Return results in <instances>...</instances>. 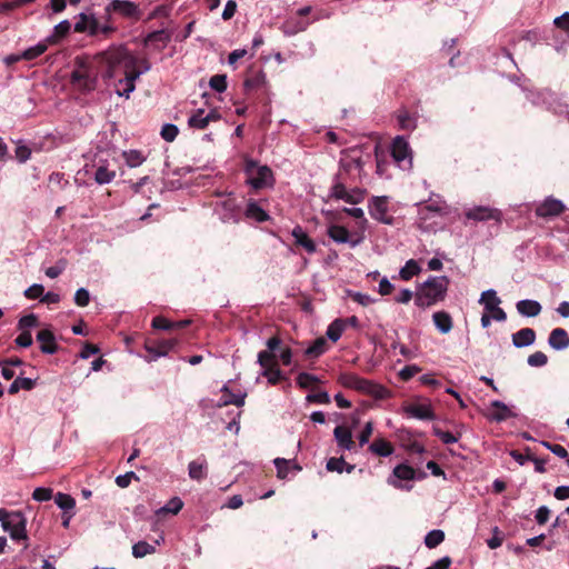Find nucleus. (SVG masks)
Here are the masks:
<instances>
[{
	"label": "nucleus",
	"mask_w": 569,
	"mask_h": 569,
	"mask_svg": "<svg viewBox=\"0 0 569 569\" xmlns=\"http://www.w3.org/2000/svg\"><path fill=\"white\" fill-rule=\"evenodd\" d=\"M131 64L132 53L124 44L110 46L107 50L94 54L91 61L86 58H76L71 83L82 92H89L96 89L98 74L109 80L114 78L118 70Z\"/></svg>",
	"instance_id": "obj_1"
},
{
	"label": "nucleus",
	"mask_w": 569,
	"mask_h": 569,
	"mask_svg": "<svg viewBox=\"0 0 569 569\" xmlns=\"http://www.w3.org/2000/svg\"><path fill=\"white\" fill-rule=\"evenodd\" d=\"M447 277H430L418 290L415 303L419 308H427L442 301L448 290Z\"/></svg>",
	"instance_id": "obj_2"
},
{
	"label": "nucleus",
	"mask_w": 569,
	"mask_h": 569,
	"mask_svg": "<svg viewBox=\"0 0 569 569\" xmlns=\"http://www.w3.org/2000/svg\"><path fill=\"white\" fill-rule=\"evenodd\" d=\"M338 382L345 388L357 390L363 395L373 397L377 400H383L391 397V391L382 385L359 377L356 373L342 372Z\"/></svg>",
	"instance_id": "obj_3"
},
{
	"label": "nucleus",
	"mask_w": 569,
	"mask_h": 569,
	"mask_svg": "<svg viewBox=\"0 0 569 569\" xmlns=\"http://www.w3.org/2000/svg\"><path fill=\"white\" fill-rule=\"evenodd\" d=\"M243 171L248 177L247 182L254 190L272 188L274 186V176L267 164H259L257 160L246 157Z\"/></svg>",
	"instance_id": "obj_4"
},
{
	"label": "nucleus",
	"mask_w": 569,
	"mask_h": 569,
	"mask_svg": "<svg viewBox=\"0 0 569 569\" xmlns=\"http://www.w3.org/2000/svg\"><path fill=\"white\" fill-rule=\"evenodd\" d=\"M117 31V27L110 23L100 24L99 20L92 13H79L74 23V32L88 33L91 37L102 34L104 39H109Z\"/></svg>",
	"instance_id": "obj_5"
},
{
	"label": "nucleus",
	"mask_w": 569,
	"mask_h": 569,
	"mask_svg": "<svg viewBox=\"0 0 569 569\" xmlns=\"http://www.w3.org/2000/svg\"><path fill=\"white\" fill-rule=\"evenodd\" d=\"M359 170L358 163H342L335 174L333 183L330 189V197H346L345 190L351 187L355 182L352 178V172Z\"/></svg>",
	"instance_id": "obj_6"
},
{
	"label": "nucleus",
	"mask_w": 569,
	"mask_h": 569,
	"mask_svg": "<svg viewBox=\"0 0 569 569\" xmlns=\"http://www.w3.org/2000/svg\"><path fill=\"white\" fill-rule=\"evenodd\" d=\"M27 519L20 511H11L10 519L4 521L2 526L3 530L9 532L10 537L14 541L28 540L27 536Z\"/></svg>",
	"instance_id": "obj_7"
},
{
	"label": "nucleus",
	"mask_w": 569,
	"mask_h": 569,
	"mask_svg": "<svg viewBox=\"0 0 569 569\" xmlns=\"http://www.w3.org/2000/svg\"><path fill=\"white\" fill-rule=\"evenodd\" d=\"M106 11L118 13L119 16L133 21L140 20L142 16V11L139 9V6L128 0H111L106 6Z\"/></svg>",
	"instance_id": "obj_8"
},
{
	"label": "nucleus",
	"mask_w": 569,
	"mask_h": 569,
	"mask_svg": "<svg viewBox=\"0 0 569 569\" xmlns=\"http://www.w3.org/2000/svg\"><path fill=\"white\" fill-rule=\"evenodd\" d=\"M479 302L485 306L486 312L489 313L492 319L497 321H505L507 319V313L499 307L501 300L498 298L497 292L493 289L482 292Z\"/></svg>",
	"instance_id": "obj_9"
},
{
	"label": "nucleus",
	"mask_w": 569,
	"mask_h": 569,
	"mask_svg": "<svg viewBox=\"0 0 569 569\" xmlns=\"http://www.w3.org/2000/svg\"><path fill=\"white\" fill-rule=\"evenodd\" d=\"M217 211L223 222H238L241 214V207L234 197L228 196L217 203Z\"/></svg>",
	"instance_id": "obj_10"
},
{
	"label": "nucleus",
	"mask_w": 569,
	"mask_h": 569,
	"mask_svg": "<svg viewBox=\"0 0 569 569\" xmlns=\"http://www.w3.org/2000/svg\"><path fill=\"white\" fill-rule=\"evenodd\" d=\"M369 213L372 219L385 223L393 224L395 218L388 214V197H372L369 203Z\"/></svg>",
	"instance_id": "obj_11"
},
{
	"label": "nucleus",
	"mask_w": 569,
	"mask_h": 569,
	"mask_svg": "<svg viewBox=\"0 0 569 569\" xmlns=\"http://www.w3.org/2000/svg\"><path fill=\"white\" fill-rule=\"evenodd\" d=\"M177 343V339L147 340L144 348L148 353L152 355V358H150L149 361L156 360L162 356H167L169 351L176 347Z\"/></svg>",
	"instance_id": "obj_12"
},
{
	"label": "nucleus",
	"mask_w": 569,
	"mask_h": 569,
	"mask_svg": "<svg viewBox=\"0 0 569 569\" xmlns=\"http://www.w3.org/2000/svg\"><path fill=\"white\" fill-rule=\"evenodd\" d=\"M563 211L565 204L560 200L549 197L537 206L535 213L540 218H552L560 216Z\"/></svg>",
	"instance_id": "obj_13"
},
{
	"label": "nucleus",
	"mask_w": 569,
	"mask_h": 569,
	"mask_svg": "<svg viewBox=\"0 0 569 569\" xmlns=\"http://www.w3.org/2000/svg\"><path fill=\"white\" fill-rule=\"evenodd\" d=\"M466 218L475 221H487V220H500L501 212L498 209H491L489 207H475L466 211Z\"/></svg>",
	"instance_id": "obj_14"
},
{
	"label": "nucleus",
	"mask_w": 569,
	"mask_h": 569,
	"mask_svg": "<svg viewBox=\"0 0 569 569\" xmlns=\"http://www.w3.org/2000/svg\"><path fill=\"white\" fill-rule=\"evenodd\" d=\"M327 233L337 243H349L352 248L360 243V239H352L349 230L343 226L331 224Z\"/></svg>",
	"instance_id": "obj_15"
},
{
	"label": "nucleus",
	"mask_w": 569,
	"mask_h": 569,
	"mask_svg": "<svg viewBox=\"0 0 569 569\" xmlns=\"http://www.w3.org/2000/svg\"><path fill=\"white\" fill-rule=\"evenodd\" d=\"M403 411L410 417L420 420L435 419V412L430 403H409L403 407Z\"/></svg>",
	"instance_id": "obj_16"
},
{
	"label": "nucleus",
	"mask_w": 569,
	"mask_h": 569,
	"mask_svg": "<svg viewBox=\"0 0 569 569\" xmlns=\"http://www.w3.org/2000/svg\"><path fill=\"white\" fill-rule=\"evenodd\" d=\"M37 341L40 345V350L46 355H53L58 351V343L56 337L50 329H42L37 333Z\"/></svg>",
	"instance_id": "obj_17"
},
{
	"label": "nucleus",
	"mask_w": 569,
	"mask_h": 569,
	"mask_svg": "<svg viewBox=\"0 0 569 569\" xmlns=\"http://www.w3.org/2000/svg\"><path fill=\"white\" fill-rule=\"evenodd\" d=\"M333 436L341 449H356V442L353 441L351 430L348 427L337 426L333 430Z\"/></svg>",
	"instance_id": "obj_18"
},
{
	"label": "nucleus",
	"mask_w": 569,
	"mask_h": 569,
	"mask_svg": "<svg viewBox=\"0 0 569 569\" xmlns=\"http://www.w3.org/2000/svg\"><path fill=\"white\" fill-rule=\"evenodd\" d=\"M296 246L302 247L308 253H315L317 246L315 241L302 230L300 226L292 229Z\"/></svg>",
	"instance_id": "obj_19"
},
{
	"label": "nucleus",
	"mask_w": 569,
	"mask_h": 569,
	"mask_svg": "<svg viewBox=\"0 0 569 569\" xmlns=\"http://www.w3.org/2000/svg\"><path fill=\"white\" fill-rule=\"evenodd\" d=\"M549 346L555 350H562L569 347V335L562 328L553 329L548 338Z\"/></svg>",
	"instance_id": "obj_20"
},
{
	"label": "nucleus",
	"mask_w": 569,
	"mask_h": 569,
	"mask_svg": "<svg viewBox=\"0 0 569 569\" xmlns=\"http://www.w3.org/2000/svg\"><path fill=\"white\" fill-rule=\"evenodd\" d=\"M410 153V148L408 142L403 137H396L391 144V156L396 162H401L408 158Z\"/></svg>",
	"instance_id": "obj_21"
},
{
	"label": "nucleus",
	"mask_w": 569,
	"mask_h": 569,
	"mask_svg": "<svg viewBox=\"0 0 569 569\" xmlns=\"http://www.w3.org/2000/svg\"><path fill=\"white\" fill-rule=\"evenodd\" d=\"M490 407L492 408V411L487 415L489 420L501 422L512 416L510 409L502 401L493 400Z\"/></svg>",
	"instance_id": "obj_22"
},
{
	"label": "nucleus",
	"mask_w": 569,
	"mask_h": 569,
	"mask_svg": "<svg viewBox=\"0 0 569 569\" xmlns=\"http://www.w3.org/2000/svg\"><path fill=\"white\" fill-rule=\"evenodd\" d=\"M536 340V331L531 328H522L512 335V343L517 348L530 346Z\"/></svg>",
	"instance_id": "obj_23"
},
{
	"label": "nucleus",
	"mask_w": 569,
	"mask_h": 569,
	"mask_svg": "<svg viewBox=\"0 0 569 569\" xmlns=\"http://www.w3.org/2000/svg\"><path fill=\"white\" fill-rule=\"evenodd\" d=\"M447 204L445 201H432L428 204L420 206L418 213L420 219L428 220L430 218V213L436 214H446L447 213Z\"/></svg>",
	"instance_id": "obj_24"
},
{
	"label": "nucleus",
	"mask_w": 569,
	"mask_h": 569,
	"mask_svg": "<svg viewBox=\"0 0 569 569\" xmlns=\"http://www.w3.org/2000/svg\"><path fill=\"white\" fill-rule=\"evenodd\" d=\"M369 451L378 457H389L393 453L395 448L392 443L385 438L375 439L370 446Z\"/></svg>",
	"instance_id": "obj_25"
},
{
	"label": "nucleus",
	"mask_w": 569,
	"mask_h": 569,
	"mask_svg": "<svg viewBox=\"0 0 569 569\" xmlns=\"http://www.w3.org/2000/svg\"><path fill=\"white\" fill-rule=\"evenodd\" d=\"M189 477L192 480L201 481L207 478L208 475V465L206 459H197L189 463L188 466Z\"/></svg>",
	"instance_id": "obj_26"
},
{
	"label": "nucleus",
	"mask_w": 569,
	"mask_h": 569,
	"mask_svg": "<svg viewBox=\"0 0 569 569\" xmlns=\"http://www.w3.org/2000/svg\"><path fill=\"white\" fill-rule=\"evenodd\" d=\"M516 308L525 317H537L541 312V305L536 300H520L517 302Z\"/></svg>",
	"instance_id": "obj_27"
},
{
	"label": "nucleus",
	"mask_w": 569,
	"mask_h": 569,
	"mask_svg": "<svg viewBox=\"0 0 569 569\" xmlns=\"http://www.w3.org/2000/svg\"><path fill=\"white\" fill-rule=\"evenodd\" d=\"M190 323L189 320L170 321L164 317L158 316L152 319V327L160 330H176L186 328Z\"/></svg>",
	"instance_id": "obj_28"
},
{
	"label": "nucleus",
	"mask_w": 569,
	"mask_h": 569,
	"mask_svg": "<svg viewBox=\"0 0 569 569\" xmlns=\"http://www.w3.org/2000/svg\"><path fill=\"white\" fill-rule=\"evenodd\" d=\"M433 323L441 333H448L453 327L452 318L447 311H437L432 315Z\"/></svg>",
	"instance_id": "obj_29"
},
{
	"label": "nucleus",
	"mask_w": 569,
	"mask_h": 569,
	"mask_svg": "<svg viewBox=\"0 0 569 569\" xmlns=\"http://www.w3.org/2000/svg\"><path fill=\"white\" fill-rule=\"evenodd\" d=\"M244 214L248 219H253L258 222H264L270 219V216L264 211L256 201L251 200L247 204Z\"/></svg>",
	"instance_id": "obj_30"
},
{
	"label": "nucleus",
	"mask_w": 569,
	"mask_h": 569,
	"mask_svg": "<svg viewBox=\"0 0 569 569\" xmlns=\"http://www.w3.org/2000/svg\"><path fill=\"white\" fill-rule=\"evenodd\" d=\"M171 36L172 33L167 29L156 30L147 36L144 42L146 44L159 42L160 49H163L170 42Z\"/></svg>",
	"instance_id": "obj_31"
},
{
	"label": "nucleus",
	"mask_w": 569,
	"mask_h": 569,
	"mask_svg": "<svg viewBox=\"0 0 569 569\" xmlns=\"http://www.w3.org/2000/svg\"><path fill=\"white\" fill-rule=\"evenodd\" d=\"M266 82V74L262 71L250 72L244 79L246 91L261 88Z\"/></svg>",
	"instance_id": "obj_32"
},
{
	"label": "nucleus",
	"mask_w": 569,
	"mask_h": 569,
	"mask_svg": "<svg viewBox=\"0 0 569 569\" xmlns=\"http://www.w3.org/2000/svg\"><path fill=\"white\" fill-rule=\"evenodd\" d=\"M328 349V341L323 337L317 338L307 349L306 356L308 358H318L323 355Z\"/></svg>",
	"instance_id": "obj_33"
},
{
	"label": "nucleus",
	"mask_w": 569,
	"mask_h": 569,
	"mask_svg": "<svg viewBox=\"0 0 569 569\" xmlns=\"http://www.w3.org/2000/svg\"><path fill=\"white\" fill-rule=\"evenodd\" d=\"M188 126L192 129L203 130L209 123L206 119L204 109H197L188 119Z\"/></svg>",
	"instance_id": "obj_34"
},
{
	"label": "nucleus",
	"mask_w": 569,
	"mask_h": 569,
	"mask_svg": "<svg viewBox=\"0 0 569 569\" xmlns=\"http://www.w3.org/2000/svg\"><path fill=\"white\" fill-rule=\"evenodd\" d=\"M345 194H346V197H333V198L338 199V200H343L350 204H358L363 201L366 191L363 189L355 187V188H351L350 190H348V189L345 190Z\"/></svg>",
	"instance_id": "obj_35"
},
{
	"label": "nucleus",
	"mask_w": 569,
	"mask_h": 569,
	"mask_svg": "<svg viewBox=\"0 0 569 569\" xmlns=\"http://www.w3.org/2000/svg\"><path fill=\"white\" fill-rule=\"evenodd\" d=\"M345 329L346 321L343 319H336L329 325L326 333L331 341L336 342L340 339Z\"/></svg>",
	"instance_id": "obj_36"
},
{
	"label": "nucleus",
	"mask_w": 569,
	"mask_h": 569,
	"mask_svg": "<svg viewBox=\"0 0 569 569\" xmlns=\"http://www.w3.org/2000/svg\"><path fill=\"white\" fill-rule=\"evenodd\" d=\"M420 267L418 262L413 259H410L406 262V264L400 269L399 276L402 280H410L413 276L420 272Z\"/></svg>",
	"instance_id": "obj_37"
},
{
	"label": "nucleus",
	"mask_w": 569,
	"mask_h": 569,
	"mask_svg": "<svg viewBox=\"0 0 569 569\" xmlns=\"http://www.w3.org/2000/svg\"><path fill=\"white\" fill-rule=\"evenodd\" d=\"M445 540V532L440 529H433L425 537V545L429 549L438 547Z\"/></svg>",
	"instance_id": "obj_38"
},
{
	"label": "nucleus",
	"mask_w": 569,
	"mask_h": 569,
	"mask_svg": "<svg viewBox=\"0 0 569 569\" xmlns=\"http://www.w3.org/2000/svg\"><path fill=\"white\" fill-rule=\"evenodd\" d=\"M393 476L399 480H413L416 470L408 465L401 463L395 467Z\"/></svg>",
	"instance_id": "obj_39"
},
{
	"label": "nucleus",
	"mask_w": 569,
	"mask_h": 569,
	"mask_svg": "<svg viewBox=\"0 0 569 569\" xmlns=\"http://www.w3.org/2000/svg\"><path fill=\"white\" fill-rule=\"evenodd\" d=\"M156 552L154 546L146 542V541H139L132 546V556L134 558H142L147 555H152Z\"/></svg>",
	"instance_id": "obj_40"
},
{
	"label": "nucleus",
	"mask_w": 569,
	"mask_h": 569,
	"mask_svg": "<svg viewBox=\"0 0 569 569\" xmlns=\"http://www.w3.org/2000/svg\"><path fill=\"white\" fill-rule=\"evenodd\" d=\"M54 502L64 512L72 510L76 506V500L68 493L58 492L54 497Z\"/></svg>",
	"instance_id": "obj_41"
},
{
	"label": "nucleus",
	"mask_w": 569,
	"mask_h": 569,
	"mask_svg": "<svg viewBox=\"0 0 569 569\" xmlns=\"http://www.w3.org/2000/svg\"><path fill=\"white\" fill-rule=\"evenodd\" d=\"M123 70H124V79L119 80V83H122V82L134 83L136 80L142 74L137 68V61L134 60V54H132V64L130 67H123Z\"/></svg>",
	"instance_id": "obj_42"
},
{
	"label": "nucleus",
	"mask_w": 569,
	"mask_h": 569,
	"mask_svg": "<svg viewBox=\"0 0 569 569\" xmlns=\"http://www.w3.org/2000/svg\"><path fill=\"white\" fill-rule=\"evenodd\" d=\"M258 363L263 368V370L278 366L276 355L267 350H262L258 353Z\"/></svg>",
	"instance_id": "obj_43"
},
{
	"label": "nucleus",
	"mask_w": 569,
	"mask_h": 569,
	"mask_svg": "<svg viewBox=\"0 0 569 569\" xmlns=\"http://www.w3.org/2000/svg\"><path fill=\"white\" fill-rule=\"evenodd\" d=\"M114 177H116L114 171H110V170H108L107 167L100 166L96 170L94 180L99 184H104V183L111 182L114 179Z\"/></svg>",
	"instance_id": "obj_44"
},
{
	"label": "nucleus",
	"mask_w": 569,
	"mask_h": 569,
	"mask_svg": "<svg viewBox=\"0 0 569 569\" xmlns=\"http://www.w3.org/2000/svg\"><path fill=\"white\" fill-rule=\"evenodd\" d=\"M126 163L131 167H138L144 161V157L138 150H129L123 152Z\"/></svg>",
	"instance_id": "obj_45"
},
{
	"label": "nucleus",
	"mask_w": 569,
	"mask_h": 569,
	"mask_svg": "<svg viewBox=\"0 0 569 569\" xmlns=\"http://www.w3.org/2000/svg\"><path fill=\"white\" fill-rule=\"evenodd\" d=\"M71 29V24L68 20H63L54 27V33L49 38V41L57 42L59 39L64 38Z\"/></svg>",
	"instance_id": "obj_46"
},
{
	"label": "nucleus",
	"mask_w": 569,
	"mask_h": 569,
	"mask_svg": "<svg viewBox=\"0 0 569 569\" xmlns=\"http://www.w3.org/2000/svg\"><path fill=\"white\" fill-rule=\"evenodd\" d=\"M297 385L302 389H308L315 383H319L320 380L317 376L308 372H300L297 377Z\"/></svg>",
	"instance_id": "obj_47"
},
{
	"label": "nucleus",
	"mask_w": 569,
	"mask_h": 569,
	"mask_svg": "<svg viewBox=\"0 0 569 569\" xmlns=\"http://www.w3.org/2000/svg\"><path fill=\"white\" fill-rule=\"evenodd\" d=\"M262 376L266 377L270 385L274 386L281 382L284 377L282 376L281 370L278 366L272 368H267V370H263Z\"/></svg>",
	"instance_id": "obj_48"
},
{
	"label": "nucleus",
	"mask_w": 569,
	"mask_h": 569,
	"mask_svg": "<svg viewBox=\"0 0 569 569\" xmlns=\"http://www.w3.org/2000/svg\"><path fill=\"white\" fill-rule=\"evenodd\" d=\"M39 325V319L34 313H29L23 316L18 321V329L20 331L29 330L30 328L37 327Z\"/></svg>",
	"instance_id": "obj_49"
},
{
	"label": "nucleus",
	"mask_w": 569,
	"mask_h": 569,
	"mask_svg": "<svg viewBox=\"0 0 569 569\" xmlns=\"http://www.w3.org/2000/svg\"><path fill=\"white\" fill-rule=\"evenodd\" d=\"M47 44L46 43H38L37 46L34 47H31V48H28L27 50H24L22 52V57L24 60H33L36 58H38L39 56H41L42 53L46 52L47 50Z\"/></svg>",
	"instance_id": "obj_50"
},
{
	"label": "nucleus",
	"mask_w": 569,
	"mask_h": 569,
	"mask_svg": "<svg viewBox=\"0 0 569 569\" xmlns=\"http://www.w3.org/2000/svg\"><path fill=\"white\" fill-rule=\"evenodd\" d=\"M182 500L178 497H174L170 499L163 508L160 509V512L177 515L182 509Z\"/></svg>",
	"instance_id": "obj_51"
},
{
	"label": "nucleus",
	"mask_w": 569,
	"mask_h": 569,
	"mask_svg": "<svg viewBox=\"0 0 569 569\" xmlns=\"http://www.w3.org/2000/svg\"><path fill=\"white\" fill-rule=\"evenodd\" d=\"M210 87L217 92H223L227 89V76L216 74L210 78Z\"/></svg>",
	"instance_id": "obj_52"
},
{
	"label": "nucleus",
	"mask_w": 569,
	"mask_h": 569,
	"mask_svg": "<svg viewBox=\"0 0 569 569\" xmlns=\"http://www.w3.org/2000/svg\"><path fill=\"white\" fill-rule=\"evenodd\" d=\"M178 133H179L178 127L174 124H171V123L164 124L160 132L162 139L166 140L167 142H172L177 138Z\"/></svg>",
	"instance_id": "obj_53"
},
{
	"label": "nucleus",
	"mask_w": 569,
	"mask_h": 569,
	"mask_svg": "<svg viewBox=\"0 0 569 569\" xmlns=\"http://www.w3.org/2000/svg\"><path fill=\"white\" fill-rule=\"evenodd\" d=\"M398 122H399V126L402 130H412L415 129V120L409 114L408 111H401L398 117Z\"/></svg>",
	"instance_id": "obj_54"
},
{
	"label": "nucleus",
	"mask_w": 569,
	"mask_h": 569,
	"mask_svg": "<svg viewBox=\"0 0 569 569\" xmlns=\"http://www.w3.org/2000/svg\"><path fill=\"white\" fill-rule=\"evenodd\" d=\"M433 435L438 437L445 445H452L458 441V437L453 436L449 431H443L439 427H433Z\"/></svg>",
	"instance_id": "obj_55"
},
{
	"label": "nucleus",
	"mask_w": 569,
	"mask_h": 569,
	"mask_svg": "<svg viewBox=\"0 0 569 569\" xmlns=\"http://www.w3.org/2000/svg\"><path fill=\"white\" fill-rule=\"evenodd\" d=\"M273 462L277 468V477L279 479L287 478L288 472H289L290 460H287L284 458H276Z\"/></svg>",
	"instance_id": "obj_56"
},
{
	"label": "nucleus",
	"mask_w": 569,
	"mask_h": 569,
	"mask_svg": "<svg viewBox=\"0 0 569 569\" xmlns=\"http://www.w3.org/2000/svg\"><path fill=\"white\" fill-rule=\"evenodd\" d=\"M527 361L531 367H542L547 365L548 357L542 351H536L528 357Z\"/></svg>",
	"instance_id": "obj_57"
},
{
	"label": "nucleus",
	"mask_w": 569,
	"mask_h": 569,
	"mask_svg": "<svg viewBox=\"0 0 569 569\" xmlns=\"http://www.w3.org/2000/svg\"><path fill=\"white\" fill-rule=\"evenodd\" d=\"M345 465H346V461H345L343 457H339V458L332 457L327 461L326 468L330 472L336 471L338 473H341L343 471Z\"/></svg>",
	"instance_id": "obj_58"
},
{
	"label": "nucleus",
	"mask_w": 569,
	"mask_h": 569,
	"mask_svg": "<svg viewBox=\"0 0 569 569\" xmlns=\"http://www.w3.org/2000/svg\"><path fill=\"white\" fill-rule=\"evenodd\" d=\"M306 400L311 403H330V396L327 391H320L317 393H310L307 396Z\"/></svg>",
	"instance_id": "obj_59"
},
{
	"label": "nucleus",
	"mask_w": 569,
	"mask_h": 569,
	"mask_svg": "<svg viewBox=\"0 0 569 569\" xmlns=\"http://www.w3.org/2000/svg\"><path fill=\"white\" fill-rule=\"evenodd\" d=\"M90 302V293L87 289L80 288L76 291L74 303L78 307H87Z\"/></svg>",
	"instance_id": "obj_60"
},
{
	"label": "nucleus",
	"mask_w": 569,
	"mask_h": 569,
	"mask_svg": "<svg viewBox=\"0 0 569 569\" xmlns=\"http://www.w3.org/2000/svg\"><path fill=\"white\" fill-rule=\"evenodd\" d=\"M32 498L37 501H48L52 498V489L44 487L36 488Z\"/></svg>",
	"instance_id": "obj_61"
},
{
	"label": "nucleus",
	"mask_w": 569,
	"mask_h": 569,
	"mask_svg": "<svg viewBox=\"0 0 569 569\" xmlns=\"http://www.w3.org/2000/svg\"><path fill=\"white\" fill-rule=\"evenodd\" d=\"M43 292L44 287L42 284L34 283L24 291V297L28 299H38L42 298Z\"/></svg>",
	"instance_id": "obj_62"
},
{
	"label": "nucleus",
	"mask_w": 569,
	"mask_h": 569,
	"mask_svg": "<svg viewBox=\"0 0 569 569\" xmlns=\"http://www.w3.org/2000/svg\"><path fill=\"white\" fill-rule=\"evenodd\" d=\"M17 346L22 348H28L32 345V336L30 330H23L21 333L14 339Z\"/></svg>",
	"instance_id": "obj_63"
},
{
	"label": "nucleus",
	"mask_w": 569,
	"mask_h": 569,
	"mask_svg": "<svg viewBox=\"0 0 569 569\" xmlns=\"http://www.w3.org/2000/svg\"><path fill=\"white\" fill-rule=\"evenodd\" d=\"M420 368L416 365H411V366H406L403 367L400 372H399V377L402 381H408L410 380L415 375H417L418 372H420Z\"/></svg>",
	"instance_id": "obj_64"
}]
</instances>
